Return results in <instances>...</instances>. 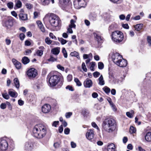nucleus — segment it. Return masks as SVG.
Segmentation results:
<instances>
[{
	"mask_svg": "<svg viewBox=\"0 0 151 151\" xmlns=\"http://www.w3.org/2000/svg\"><path fill=\"white\" fill-rule=\"evenodd\" d=\"M6 104L5 103H2L0 105V108L2 109H4L6 108Z\"/></svg>",
	"mask_w": 151,
	"mask_h": 151,
	"instance_id": "60",
	"label": "nucleus"
},
{
	"mask_svg": "<svg viewBox=\"0 0 151 151\" xmlns=\"http://www.w3.org/2000/svg\"><path fill=\"white\" fill-rule=\"evenodd\" d=\"M59 40L60 42L62 45H64L66 43L67 41L65 40H64L63 38H61L58 39Z\"/></svg>",
	"mask_w": 151,
	"mask_h": 151,
	"instance_id": "43",
	"label": "nucleus"
},
{
	"mask_svg": "<svg viewBox=\"0 0 151 151\" xmlns=\"http://www.w3.org/2000/svg\"><path fill=\"white\" fill-rule=\"evenodd\" d=\"M98 67L99 69H102L104 67V65L102 62H99L98 63Z\"/></svg>",
	"mask_w": 151,
	"mask_h": 151,
	"instance_id": "40",
	"label": "nucleus"
},
{
	"mask_svg": "<svg viewBox=\"0 0 151 151\" xmlns=\"http://www.w3.org/2000/svg\"><path fill=\"white\" fill-rule=\"evenodd\" d=\"M136 131V128L132 126L130 127L129 129V132L131 134L135 133Z\"/></svg>",
	"mask_w": 151,
	"mask_h": 151,
	"instance_id": "34",
	"label": "nucleus"
},
{
	"mask_svg": "<svg viewBox=\"0 0 151 151\" xmlns=\"http://www.w3.org/2000/svg\"><path fill=\"white\" fill-rule=\"evenodd\" d=\"M74 81L76 83L77 86H80L82 85V83L79 80L78 78H77L74 79Z\"/></svg>",
	"mask_w": 151,
	"mask_h": 151,
	"instance_id": "35",
	"label": "nucleus"
},
{
	"mask_svg": "<svg viewBox=\"0 0 151 151\" xmlns=\"http://www.w3.org/2000/svg\"><path fill=\"white\" fill-rule=\"evenodd\" d=\"M14 20L13 18L9 17L6 21H3V25L7 28H9L13 26Z\"/></svg>",
	"mask_w": 151,
	"mask_h": 151,
	"instance_id": "8",
	"label": "nucleus"
},
{
	"mask_svg": "<svg viewBox=\"0 0 151 151\" xmlns=\"http://www.w3.org/2000/svg\"><path fill=\"white\" fill-rule=\"evenodd\" d=\"M8 93L12 97L16 98L17 96V93L12 89H9Z\"/></svg>",
	"mask_w": 151,
	"mask_h": 151,
	"instance_id": "19",
	"label": "nucleus"
},
{
	"mask_svg": "<svg viewBox=\"0 0 151 151\" xmlns=\"http://www.w3.org/2000/svg\"><path fill=\"white\" fill-rule=\"evenodd\" d=\"M123 34L120 31H115L111 34V38L113 41L116 43L121 42L123 40Z\"/></svg>",
	"mask_w": 151,
	"mask_h": 151,
	"instance_id": "4",
	"label": "nucleus"
},
{
	"mask_svg": "<svg viewBox=\"0 0 151 151\" xmlns=\"http://www.w3.org/2000/svg\"><path fill=\"white\" fill-rule=\"evenodd\" d=\"M47 129V125L41 124L36 125L32 130V135L38 139H42L46 135Z\"/></svg>",
	"mask_w": 151,
	"mask_h": 151,
	"instance_id": "1",
	"label": "nucleus"
},
{
	"mask_svg": "<svg viewBox=\"0 0 151 151\" xmlns=\"http://www.w3.org/2000/svg\"><path fill=\"white\" fill-rule=\"evenodd\" d=\"M109 1L114 4H119L121 2L120 0H109Z\"/></svg>",
	"mask_w": 151,
	"mask_h": 151,
	"instance_id": "48",
	"label": "nucleus"
},
{
	"mask_svg": "<svg viewBox=\"0 0 151 151\" xmlns=\"http://www.w3.org/2000/svg\"><path fill=\"white\" fill-rule=\"evenodd\" d=\"M43 54V51L42 50H38L36 52L37 55L38 56H41Z\"/></svg>",
	"mask_w": 151,
	"mask_h": 151,
	"instance_id": "46",
	"label": "nucleus"
},
{
	"mask_svg": "<svg viewBox=\"0 0 151 151\" xmlns=\"http://www.w3.org/2000/svg\"><path fill=\"white\" fill-rule=\"evenodd\" d=\"M103 90L107 94L110 93V88L107 86H105L103 88Z\"/></svg>",
	"mask_w": 151,
	"mask_h": 151,
	"instance_id": "39",
	"label": "nucleus"
},
{
	"mask_svg": "<svg viewBox=\"0 0 151 151\" xmlns=\"http://www.w3.org/2000/svg\"><path fill=\"white\" fill-rule=\"evenodd\" d=\"M49 36L52 39H54L55 40H56V37L52 33H50Z\"/></svg>",
	"mask_w": 151,
	"mask_h": 151,
	"instance_id": "56",
	"label": "nucleus"
},
{
	"mask_svg": "<svg viewBox=\"0 0 151 151\" xmlns=\"http://www.w3.org/2000/svg\"><path fill=\"white\" fill-rule=\"evenodd\" d=\"M27 75L30 78H34L37 75V73L36 70L34 68H31L27 71Z\"/></svg>",
	"mask_w": 151,
	"mask_h": 151,
	"instance_id": "9",
	"label": "nucleus"
},
{
	"mask_svg": "<svg viewBox=\"0 0 151 151\" xmlns=\"http://www.w3.org/2000/svg\"><path fill=\"white\" fill-rule=\"evenodd\" d=\"M93 82L91 80L87 78L84 81L83 85L86 88H90L92 86Z\"/></svg>",
	"mask_w": 151,
	"mask_h": 151,
	"instance_id": "14",
	"label": "nucleus"
},
{
	"mask_svg": "<svg viewBox=\"0 0 151 151\" xmlns=\"http://www.w3.org/2000/svg\"><path fill=\"white\" fill-rule=\"evenodd\" d=\"M121 58V55L119 53H115L113 54L112 58L114 63H115V62H116V59L117 58Z\"/></svg>",
	"mask_w": 151,
	"mask_h": 151,
	"instance_id": "20",
	"label": "nucleus"
},
{
	"mask_svg": "<svg viewBox=\"0 0 151 151\" xmlns=\"http://www.w3.org/2000/svg\"><path fill=\"white\" fill-rule=\"evenodd\" d=\"M122 27L126 29H128L129 28V26L128 25V24H122Z\"/></svg>",
	"mask_w": 151,
	"mask_h": 151,
	"instance_id": "63",
	"label": "nucleus"
},
{
	"mask_svg": "<svg viewBox=\"0 0 151 151\" xmlns=\"http://www.w3.org/2000/svg\"><path fill=\"white\" fill-rule=\"evenodd\" d=\"M5 42L7 45H9L11 43V41L10 40L6 38L5 40Z\"/></svg>",
	"mask_w": 151,
	"mask_h": 151,
	"instance_id": "62",
	"label": "nucleus"
},
{
	"mask_svg": "<svg viewBox=\"0 0 151 151\" xmlns=\"http://www.w3.org/2000/svg\"><path fill=\"white\" fill-rule=\"evenodd\" d=\"M70 132V129L68 128H67L65 129L64 132V133L66 134H69Z\"/></svg>",
	"mask_w": 151,
	"mask_h": 151,
	"instance_id": "52",
	"label": "nucleus"
},
{
	"mask_svg": "<svg viewBox=\"0 0 151 151\" xmlns=\"http://www.w3.org/2000/svg\"><path fill=\"white\" fill-rule=\"evenodd\" d=\"M93 35L95 40L97 41L99 43L103 42V38L99 32H94L93 33Z\"/></svg>",
	"mask_w": 151,
	"mask_h": 151,
	"instance_id": "10",
	"label": "nucleus"
},
{
	"mask_svg": "<svg viewBox=\"0 0 151 151\" xmlns=\"http://www.w3.org/2000/svg\"><path fill=\"white\" fill-rule=\"evenodd\" d=\"M51 109L50 106L47 104L44 105L42 108V111L45 113H46L48 112Z\"/></svg>",
	"mask_w": 151,
	"mask_h": 151,
	"instance_id": "15",
	"label": "nucleus"
},
{
	"mask_svg": "<svg viewBox=\"0 0 151 151\" xmlns=\"http://www.w3.org/2000/svg\"><path fill=\"white\" fill-rule=\"evenodd\" d=\"M14 82L16 88H19V83L18 79L17 78H15Z\"/></svg>",
	"mask_w": 151,
	"mask_h": 151,
	"instance_id": "31",
	"label": "nucleus"
},
{
	"mask_svg": "<svg viewBox=\"0 0 151 151\" xmlns=\"http://www.w3.org/2000/svg\"><path fill=\"white\" fill-rule=\"evenodd\" d=\"M73 27H71L70 26H68V27L67 28V32L69 33L72 34L73 33V31L72 29Z\"/></svg>",
	"mask_w": 151,
	"mask_h": 151,
	"instance_id": "53",
	"label": "nucleus"
},
{
	"mask_svg": "<svg viewBox=\"0 0 151 151\" xmlns=\"http://www.w3.org/2000/svg\"><path fill=\"white\" fill-rule=\"evenodd\" d=\"M70 55L71 56H74L76 57L78 59H80V58L79 56V54L78 52L76 51H74L73 52H71Z\"/></svg>",
	"mask_w": 151,
	"mask_h": 151,
	"instance_id": "29",
	"label": "nucleus"
},
{
	"mask_svg": "<svg viewBox=\"0 0 151 151\" xmlns=\"http://www.w3.org/2000/svg\"><path fill=\"white\" fill-rule=\"evenodd\" d=\"M62 52L64 57L65 58H67L68 57L67 53L65 48H63Z\"/></svg>",
	"mask_w": 151,
	"mask_h": 151,
	"instance_id": "37",
	"label": "nucleus"
},
{
	"mask_svg": "<svg viewBox=\"0 0 151 151\" xmlns=\"http://www.w3.org/2000/svg\"><path fill=\"white\" fill-rule=\"evenodd\" d=\"M60 48L59 47H57L52 49L51 50V52L55 55H57L60 52Z\"/></svg>",
	"mask_w": 151,
	"mask_h": 151,
	"instance_id": "23",
	"label": "nucleus"
},
{
	"mask_svg": "<svg viewBox=\"0 0 151 151\" xmlns=\"http://www.w3.org/2000/svg\"><path fill=\"white\" fill-rule=\"evenodd\" d=\"M147 40L148 45L150 46H151V37L149 36H147Z\"/></svg>",
	"mask_w": 151,
	"mask_h": 151,
	"instance_id": "41",
	"label": "nucleus"
},
{
	"mask_svg": "<svg viewBox=\"0 0 151 151\" xmlns=\"http://www.w3.org/2000/svg\"><path fill=\"white\" fill-rule=\"evenodd\" d=\"M29 59L28 57L26 56H24L23 57L22 59V63L24 65L27 64L29 62Z\"/></svg>",
	"mask_w": 151,
	"mask_h": 151,
	"instance_id": "28",
	"label": "nucleus"
},
{
	"mask_svg": "<svg viewBox=\"0 0 151 151\" xmlns=\"http://www.w3.org/2000/svg\"><path fill=\"white\" fill-rule=\"evenodd\" d=\"M98 81H99L98 83L99 85L101 86H103L104 85L105 81L102 75H101L98 78Z\"/></svg>",
	"mask_w": 151,
	"mask_h": 151,
	"instance_id": "25",
	"label": "nucleus"
},
{
	"mask_svg": "<svg viewBox=\"0 0 151 151\" xmlns=\"http://www.w3.org/2000/svg\"><path fill=\"white\" fill-rule=\"evenodd\" d=\"M50 25L54 28V31H58L60 29L61 21L58 16L54 14H51L49 17Z\"/></svg>",
	"mask_w": 151,
	"mask_h": 151,
	"instance_id": "2",
	"label": "nucleus"
},
{
	"mask_svg": "<svg viewBox=\"0 0 151 151\" xmlns=\"http://www.w3.org/2000/svg\"><path fill=\"white\" fill-rule=\"evenodd\" d=\"M143 25L142 24H139L136 25L134 26L135 30L137 31H140L143 27Z\"/></svg>",
	"mask_w": 151,
	"mask_h": 151,
	"instance_id": "26",
	"label": "nucleus"
},
{
	"mask_svg": "<svg viewBox=\"0 0 151 151\" xmlns=\"http://www.w3.org/2000/svg\"><path fill=\"white\" fill-rule=\"evenodd\" d=\"M95 62H92L90 63L91 66L90 67V70L92 71H93L95 69L94 67L95 65Z\"/></svg>",
	"mask_w": 151,
	"mask_h": 151,
	"instance_id": "36",
	"label": "nucleus"
},
{
	"mask_svg": "<svg viewBox=\"0 0 151 151\" xmlns=\"http://www.w3.org/2000/svg\"><path fill=\"white\" fill-rule=\"evenodd\" d=\"M37 24L41 31L43 32H45V29L43 25L40 21H38L37 22Z\"/></svg>",
	"mask_w": 151,
	"mask_h": 151,
	"instance_id": "21",
	"label": "nucleus"
},
{
	"mask_svg": "<svg viewBox=\"0 0 151 151\" xmlns=\"http://www.w3.org/2000/svg\"><path fill=\"white\" fill-rule=\"evenodd\" d=\"M8 144L4 138L0 139V151H8Z\"/></svg>",
	"mask_w": 151,
	"mask_h": 151,
	"instance_id": "7",
	"label": "nucleus"
},
{
	"mask_svg": "<svg viewBox=\"0 0 151 151\" xmlns=\"http://www.w3.org/2000/svg\"><path fill=\"white\" fill-rule=\"evenodd\" d=\"M70 0H59L60 5L63 9H64L68 5Z\"/></svg>",
	"mask_w": 151,
	"mask_h": 151,
	"instance_id": "13",
	"label": "nucleus"
},
{
	"mask_svg": "<svg viewBox=\"0 0 151 151\" xmlns=\"http://www.w3.org/2000/svg\"><path fill=\"white\" fill-rule=\"evenodd\" d=\"M60 142L55 143L54 144V146L56 148H58L60 147Z\"/></svg>",
	"mask_w": 151,
	"mask_h": 151,
	"instance_id": "55",
	"label": "nucleus"
},
{
	"mask_svg": "<svg viewBox=\"0 0 151 151\" xmlns=\"http://www.w3.org/2000/svg\"><path fill=\"white\" fill-rule=\"evenodd\" d=\"M8 7L10 9L13 8V4L12 2H10L8 3L7 4Z\"/></svg>",
	"mask_w": 151,
	"mask_h": 151,
	"instance_id": "51",
	"label": "nucleus"
},
{
	"mask_svg": "<svg viewBox=\"0 0 151 151\" xmlns=\"http://www.w3.org/2000/svg\"><path fill=\"white\" fill-rule=\"evenodd\" d=\"M20 19L22 20H25L27 19V15L26 14L21 13L19 15Z\"/></svg>",
	"mask_w": 151,
	"mask_h": 151,
	"instance_id": "27",
	"label": "nucleus"
},
{
	"mask_svg": "<svg viewBox=\"0 0 151 151\" xmlns=\"http://www.w3.org/2000/svg\"><path fill=\"white\" fill-rule=\"evenodd\" d=\"M57 68L62 71L64 70V67L61 66L60 64H58L57 65Z\"/></svg>",
	"mask_w": 151,
	"mask_h": 151,
	"instance_id": "58",
	"label": "nucleus"
},
{
	"mask_svg": "<svg viewBox=\"0 0 151 151\" xmlns=\"http://www.w3.org/2000/svg\"><path fill=\"white\" fill-rule=\"evenodd\" d=\"M45 42L48 45L51 44L52 42V41L50 40L49 37H47L45 39Z\"/></svg>",
	"mask_w": 151,
	"mask_h": 151,
	"instance_id": "45",
	"label": "nucleus"
},
{
	"mask_svg": "<svg viewBox=\"0 0 151 151\" xmlns=\"http://www.w3.org/2000/svg\"><path fill=\"white\" fill-rule=\"evenodd\" d=\"M2 96L3 97L6 99H9V95L7 93H2Z\"/></svg>",
	"mask_w": 151,
	"mask_h": 151,
	"instance_id": "47",
	"label": "nucleus"
},
{
	"mask_svg": "<svg viewBox=\"0 0 151 151\" xmlns=\"http://www.w3.org/2000/svg\"><path fill=\"white\" fill-rule=\"evenodd\" d=\"M59 122L58 121H54L53 122L52 125L53 126H54L55 127H56L57 125L58 124Z\"/></svg>",
	"mask_w": 151,
	"mask_h": 151,
	"instance_id": "61",
	"label": "nucleus"
},
{
	"mask_svg": "<svg viewBox=\"0 0 151 151\" xmlns=\"http://www.w3.org/2000/svg\"><path fill=\"white\" fill-rule=\"evenodd\" d=\"M72 113L71 112L66 113L65 114V116L66 118H69L72 115Z\"/></svg>",
	"mask_w": 151,
	"mask_h": 151,
	"instance_id": "49",
	"label": "nucleus"
},
{
	"mask_svg": "<svg viewBox=\"0 0 151 151\" xmlns=\"http://www.w3.org/2000/svg\"><path fill=\"white\" fill-rule=\"evenodd\" d=\"M15 5L17 8H20L22 6V3L19 0H17Z\"/></svg>",
	"mask_w": 151,
	"mask_h": 151,
	"instance_id": "38",
	"label": "nucleus"
},
{
	"mask_svg": "<svg viewBox=\"0 0 151 151\" xmlns=\"http://www.w3.org/2000/svg\"><path fill=\"white\" fill-rule=\"evenodd\" d=\"M51 1L52 4L54 3V0H41V4L44 6H48Z\"/></svg>",
	"mask_w": 151,
	"mask_h": 151,
	"instance_id": "17",
	"label": "nucleus"
},
{
	"mask_svg": "<svg viewBox=\"0 0 151 151\" xmlns=\"http://www.w3.org/2000/svg\"><path fill=\"white\" fill-rule=\"evenodd\" d=\"M12 61L17 69H19L21 68V64L20 62L17 61L15 59H13Z\"/></svg>",
	"mask_w": 151,
	"mask_h": 151,
	"instance_id": "18",
	"label": "nucleus"
},
{
	"mask_svg": "<svg viewBox=\"0 0 151 151\" xmlns=\"http://www.w3.org/2000/svg\"><path fill=\"white\" fill-rule=\"evenodd\" d=\"M82 68L83 70L85 72H86L87 71V69L86 68V66L85 63L84 62H83L82 64Z\"/></svg>",
	"mask_w": 151,
	"mask_h": 151,
	"instance_id": "44",
	"label": "nucleus"
},
{
	"mask_svg": "<svg viewBox=\"0 0 151 151\" xmlns=\"http://www.w3.org/2000/svg\"><path fill=\"white\" fill-rule=\"evenodd\" d=\"M115 121L113 119H106L103 122L102 127L104 130L109 132H113L115 128Z\"/></svg>",
	"mask_w": 151,
	"mask_h": 151,
	"instance_id": "3",
	"label": "nucleus"
},
{
	"mask_svg": "<svg viewBox=\"0 0 151 151\" xmlns=\"http://www.w3.org/2000/svg\"><path fill=\"white\" fill-rule=\"evenodd\" d=\"M127 61L126 60L122 58V59L116 65L120 67H124L127 66Z\"/></svg>",
	"mask_w": 151,
	"mask_h": 151,
	"instance_id": "16",
	"label": "nucleus"
},
{
	"mask_svg": "<svg viewBox=\"0 0 151 151\" xmlns=\"http://www.w3.org/2000/svg\"><path fill=\"white\" fill-rule=\"evenodd\" d=\"M76 22V20H74L73 19L70 20V24L69 25V26L75 29L76 27V25L75 24V23Z\"/></svg>",
	"mask_w": 151,
	"mask_h": 151,
	"instance_id": "32",
	"label": "nucleus"
},
{
	"mask_svg": "<svg viewBox=\"0 0 151 151\" xmlns=\"http://www.w3.org/2000/svg\"><path fill=\"white\" fill-rule=\"evenodd\" d=\"M72 76L71 75H69L67 77V80L69 82L71 81L72 79Z\"/></svg>",
	"mask_w": 151,
	"mask_h": 151,
	"instance_id": "54",
	"label": "nucleus"
},
{
	"mask_svg": "<svg viewBox=\"0 0 151 151\" xmlns=\"http://www.w3.org/2000/svg\"><path fill=\"white\" fill-rule=\"evenodd\" d=\"M62 78L60 76L53 75L49 79V83L51 87H54L58 84Z\"/></svg>",
	"mask_w": 151,
	"mask_h": 151,
	"instance_id": "5",
	"label": "nucleus"
},
{
	"mask_svg": "<svg viewBox=\"0 0 151 151\" xmlns=\"http://www.w3.org/2000/svg\"><path fill=\"white\" fill-rule=\"evenodd\" d=\"M57 60V58H54L51 55L50 56V58L48 59V61H51L52 62H53L55 61H56Z\"/></svg>",
	"mask_w": 151,
	"mask_h": 151,
	"instance_id": "42",
	"label": "nucleus"
},
{
	"mask_svg": "<svg viewBox=\"0 0 151 151\" xmlns=\"http://www.w3.org/2000/svg\"><path fill=\"white\" fill-rule=\"evenodd\" d=\"M97 15L95 13H92L89 16V18L90 19L93 21H95L96 19Z\"/></svg>",
	"mask_w": 151,
	"mask_h": 151,
	"instance_id": "30",
	"label": "nucleus"
},
{
	"mask_svg": "<svg viewBox=\"0 0 151 151\" xmlns=\"http://www.w3.org/2000/svg\"><path fill=\"white\" fill-rule=\"evenodd\" d=\"M73 3L74 7L76 9L85 8L86 5V1L84 0H75Z\"/></svg>",
	"mask_w": 151,
	"mask_h": 151,
	"instance_id": "6",
	"label": "nucleus"
},
{
	"mask_svg": "<svg viewBox=\"0 0 151 151\" xmlns=\"http://www.w3.org/2000/svg\"><path fill=\"white\" fill-rule=\"evenodd\" d=\"M115 146L113 143L111 144L108 146V151H115Z\"/></svg>",
	"mask_w": 151,
	"mask_h": 151,
	"instance_id": "24",
	"label": "nucleus"
},
{
	"mask_svg": "<svg viewBox=\"0 0 151 151\" xmlns=\"http://www.w3.org/2000/svg\"><path fill=\"white\" fill-rule=\"evenodd\" d=\"M71 145L72 148H75L76 146V143L73 142H71Z\"/></svg>",
	"mask_w": 151,
	"mask_h": 151,
	"instance_id": "64",
	"label": "nucleus"
},
{
	"mask_svg": "<svg viewBox=\"0 0 151 151\" xmlns=\"http://www.w3.org/2000/svg\"><path fill=\"white\" fill-rule=\"evenodd\" d=\"M33 145L31 142H26L24 147V149L26 151H31L33 149Z\"/></svg>",
	"mask_w": 151,
	"mask_h": 151,
	"instance_id": "12",
	"label": "nucleus"
},
{
	"mask_svg": "<svg viewBox=\"0 0 151 151\" xmlns=\"http://www.w3.org/2000/svg\"><path fill=\"white\" fill-rule=\"evenodd\" d=\"M25 35L23 33H21L19 35V37L21 40H23L25 38Z\"/></svg>",
	"mask_w": 151,
	"mask_h": 151,
	"instance_id": "57",
	"label": "nucleus"
},
{
	"mask_svg": "<svg viewBox=\"0 0 151 151\" xmlns=\"http://www.w3.org/2000/svg\"><path fill=\"white\" fill-rule=\"evenodd\" d=\"M145 139L147 142H151V132H149L146 133Z\"/></svg>",
	"mask_w": 151,
	"mask_h": 151,
	"instance_id": "22",
	"label": "nucleus"
},
{
	"mask_svg": "<svg viewBox=\"0 0 151 151\" xmlns=\"http://www.w3.org/2000/svg\"><path fill=\"white\" fill-rule=\"evenodd\" d=\"M59 132L60 133H61L63 131V125H61L58 128Z\"/></svg>",
	"mask_w": 151,
	"mask_h": 151,
	"instance_id": "59",
	"label": "nucleus"
},
{
	"mask_svg": "<svg viewBox=\"0 0 151 151\" xmlns=\"http://www.w3.org/2000/svg\"><path fill=\"white\" fill-rule=\"evenodd\" d=\"M86 138L88 140H90L93 139L94 137V133L93 130H88L86 134Z\"/></svg>",
	"mask_w": 151,
	"mask_h": 151,
	"instance_id": "11",
	"label": "nucleus"
},
{
	"mask_svg": "<svg viewBox=\"0 0 151 151\" xmlns=\"http://www.w3.org/2000/svg\"><path fill=\"white\" fill-rule=\"evenodd\" d=\"M100 75V73L97 71L93 73V76L95 78H97Z\"/></svg>",
	"mask_w": 151,
	"mask_h": 151,
	"instance_id": "50",
	"label": "nucleus"
},
{
	"mask_svg": "<svg viewBox=\"0 0 151 151\" xmlns=\"http://www.w3.org/2000/svg\"><path fill=\"white\" fill-rule=\"evenodd\" d=\"M134 114V112L133 110L131 111V112H127L126 113L127 116L129 118H132L133 117V114Z\"/></svg>",
	"mask_w": 151,
	"mask_h": 151,
	"instance_id": "33",
	"label": "nucleus"
}]
</instances>
